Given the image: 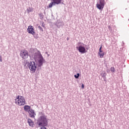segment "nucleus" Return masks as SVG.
<instances>
[{
  "mask_svg": "<svg viewBox=\"0 0 129 129\" xmlns=\"http://www.w3.org/2000/svg\"><path fill=\"white\" fill-rule=\"evenodd\" d=\"M41 113V116L38 118L37 120L36 127H40V129H47V126L48 125V119H47V116L45 115V114Z\"/></svg>",
  "mask_w": 129,
  "mask_h": 129,
  "instance_id": "1",
  "label": "nucleus"
},
{
  "mask_svg": "<svg viewBox=\"0 0 129 129\" xmlns=\"http://www.w3.org/2000/svg\"><path fill=\"white\" fill-rule=\"evenodd\" d=\"M32 57L35 61H38L39 67L43 66L45 59H44V57H43V56L42 55V54L40 51L37 50L36 52L32 55Z\"/></svg>",
  "mask_w": 129,
  "mask_h": 129,
  "instance_id": "2",
  "label": "nucleus"
},
{
  "mask_svg": "<svg viewBox=\"0 0 129 129\" xmlns=\"http://www.w3.org/2000/svg\"><path fill=\"white\" fill-rule=\"evenodd\" d=\"M15 103L18 104V105H25L26 104V100L24 98V97L22 96H18L15 99Z\"/></svg>",
  "mask_w": 129,
  "mask_h": 129,
  "instance_id": "3",
  "label": "nucleus"
},
{
  "mask_svg": "<svg viewBox=\"0 0 129 129\" xmlns=\"http://www.w3.org/2000/svg\"><path fill=\"white\" fill-rule=\"evenodd\" d=\"M85 47H86V45L84 43H82V44L80 45L79 46H77L76 49L81 54H85V53L87 52Z\"/></svg>",
  "mask_w": 129,
  "mask_h": 129,
  "instance_id": "4",
  "label": "nucleus"
},
{
  "mask_svg": "<svg viewBox=\"0 0 129 129\" xmlns=\"http://www.w3.org/2000/svg\"><path fill=\"white\" fill-rule=\"evenodd\" d=\"M28 67H29L30 71H32L33 72H35L37 69L36 64L34 61H30L28 64Z\"/></svg>",
  "mask_w": 129,
  "mask_h": 129,
  "instance_id": "5",
  "label": "nucleus"
},
{
  "mask_svg": "<svg viewBox=\"0 0 129 129\" xmlns=\"http://www.w3.org/2000/svg\"><path fill=\"white\" fill-rule=\"evenodd\" d=\"M99 3L96 4V7L98 10H102L104 8L105 1L104 0H99Z\"/></svg>",
  "mask_w": 129,
  "mask_h": 129,
  "instance_id": "6",
  "label": "nucleus"
},
{
  "mask_svg": "<svg viewBox=\"0 0 129 129\" xmlns=\"http://www.w3.org/2000/svg\"><path fill=\"white\" fill-rule=\"evenodd\" d=\"M51 2L49 4L48 8L51 9L53 6L55 5H60L61 0H51Z\"/></svg>",
  "mask_w": 129,
  "mask_h": 129,
  "instance_id": "7",
  "label": "nucleus"
},
{
  "mask_svg": "<svg viewBox=\"0 0 129 129\" xmlns=\"http://www.w3.org/2000/svg\"><path fill=\"white\" fill-rule=\"evenodd\" d=\"M20 56L23 59H27L29 57V52L28 51L24 50L21 52Z\"/></svg>",
  "mask_w": 129,
  "mask_h": 129,
  "instance_id": "8",
  "label": "nucleus"
},
{
  "mask_svg": "<svg viewBox=\"0 0 129 129\" xmlns=\"http://www.w3.org/2000/svg\"><path fill=\"white\" fill-rule=\"evenodd\" d=\"M27 32L28 34H31V35H35V29H34V26L30 25L27 28Z\"/></svg>",
  "mask_w": 129,
  "mask_h": 129,
  "instance_id": "9",
  "label": "nucleus"
},
{
  "mask_svg": "<svg viewBox=\"0 0 129 129\" xmlns=\"http://www.w3.org/2000/svg\"><path fill=\"white\" fill-rule=\"evenodd\" d=\"M55 25L56 26L57 28H60V27H63V26H64V22L60 20H57L55 22Z\"/></svg>",
  "mask_w": 129,
  "mask_h": 129,
  "instance_id": "10",
  "label": "nucleus"
},
{
  "mask_svg": "<svg viewBox=\"0 0 129 129\" xmlns=\"http://www.w3.org/2000/svg\"><path fill=\"white\" fill-rule=\"evenodd\" d=\"M29 115L30 117H35V115H36V113H35V111L33 110V109H31L28 111Z\"/></svg>",
  "mask_w": 129,
  "mask_h": 129,
  "instance_id": "11",
  "label": "nucleus"
},
{
  "mask_svg": "<svg viewBox=\"0 0 129 129\" xmlns=\"http://www.w3.org/2000/svg\"><path fill=\"white\" fill-rule=\"evenodd\" d=\"M27 122L29 125L31 127H34V121L30 118L28 119Z\"/></svg>",
  "mask_w": 129,
  "mask_h": 129,
  "instance_id": "12",
  "label": "nucleus"
},
{
  "mask_svg": "<svg viewBox=\"0 0 129 129\" xmlns=\"http://www.w3.org/2000/svg\"><path fill=\"white\" fill-rule=\"evenodd\" d=\"M37 51L38 50H37L36 48H31L30 50V53H31L33 55V54L37 53Z\"/></svg>",
  "mask_w": 129,
  "mask_h": 129,
  "instance_id": "13",
  "label": "nucleus"
},
{
  "mask_svg": "<svg viewBox=\"0 0 129 129\" xmlns=\"http://www.w3.org/2000/svg\"><path fill=\"white\" fill-rule=\"evenodd\" d=\"M24 109L25 111H28L29 109H31V106H29V105H25L24 107Z\"/></svg>",
  "mask_w": 129,
  "mask_h": 129,
  "instance_id": "14",
  "label": "nucleus"
},
{
  "mask_svg": "<svg viewBox=\"0 0 129 129\" xmlns=\"http://www.w3.org/2000/svg\"><path fill=\"white\" fill-rule=\"evenodd\" d=\"M33 8L29 7L27 9L26 11L28 14H29V13H31V12H33Z\"/></svg>",
  "mask_w": 129,
  "mask_h": 129,
  "instance_id": "15",
  "label": "nucleus"
},
{
  "mask_svg": "<svg viewBox=\"0 0 129 129\" xmlns=\"http://www.w3.org/2000/svg\"><path fill=\"white\" fill-rule=\"evenodd\" d=\"M99 55H100V58H103L104 56V52H98Z\"/></svg>",
  "mask_w": 129,
  "mask_h": 129,
  "instance_id": "16",
  "label": "nucleus"
},
{
  "mask_svg": "<svg viewBox=\"0 0 129 129\" xmlns=\"http://www.w3.org/2000/svg\"><path fill=\"white\" fill-rule=\"evenodd\" d=\"M79 76H80V74L79 73H77L76 75H74V77L76 79H78V78H79Z\"/></svg>",
  "mask_w": 129,
  "mask_h": 129,
  "instance_id": "17",
  "label": "nucleus"
},
{
  "mask_svg": "<svg viewBox=\"0 0 129 129\" xmlns=\"http://www.w3.org/2000/svg\"><path fill=\"white\" fill-rule=\"evenodd\" d=\"M39 16L40 17V19H44V15H43L42 13L39 14Z\"/></svg>",
  "mask_w": 129,
  "mask_h": 129,
  "instance_id": "18",
  "label": "nucleus"
},
{
  "mask_svg": "<svg viewBox=\"0 0 129 129\" xmlns=\"http://www.w3.org/2000/svg\"><path fill=\"white\" fill-rule=\"evenodd\" d=\"M110 71L111 72H115V69H114V67H111L110 69Z\"/></svg>",
  "mask_w": 129,
  "mask_h": 129,
  "instance_id": "19",
  "label": "nucleus"
},
{
  "mask_svg": "<svg viewBox=\"0 0 129 129\" xmlns=\"http://www.w3.org/2000/svg\"><path fill=\"white\" fill-rule=\"evenodd\" d=\"M38 28L39 30H40V31H41V32L43 31V29L41 26H38Z\"/></svg>",
  "mask_w": 129,
  "mask_h": 129,
  "instance_id": "20",
  "label": "nucleus"
},
{
  "mask_svg": "<svg viewBox=\"0 0 129 129\" xmlns=\"http://www.w3.org/2000/svg\"><path fill=\"white\" fill-rule=\"evenodd\" d=\"M101 49H102V46H101V47H100V48H99V53H100V52H103L102 50H101Z\"/></svg>",
  "mask_w": 129,
  "mask_h": 129,
  "instance_id": "21",
  "label": "nucleus"
},
{
  "mask_svg": "<svg viewBox=\"0 0 129 129\" xmlns=\"http://www.w3.org/2000/svg\"><path fill=\"white\" fill-rule=\"evenodd\" d=\"M101 76L102 77H105V76H106V74L105 73L102 74Z\"/></svg>",
  "mask_w": 129,
  "mask_h": 129,
  "instance_id": "22",
  "label": "nucleus"
},
{
  "mask_svg": "<svg viewBox=\"0 0 129 129\" xmlns=\"http://www.w3.org/2000/svg\"><path fill=\"white\" fill-rule=\"evenodd\" d=\"M0 62H3V58L2 57V56L0 55Z\"/></svg>",
  "mask_w": 129,
  "mask_h": 129,
  "instance_id": "23",
  "label": "nucleus"
},
{
  "mask_svg": "<svg viewBox=\"0 0 129 129\" xmlns=\"http://www.w3.org/2000/svg\"><path fill=\"white\" fill-rule=\"evenodd\" d=\"M82 44H83V43L78 42V45H79V46H80V45H82Z\"/></svg>",
  "mask_w": 129,
  "mask_h": 129,
  "instance_id": "24",
  "label": "nucleus"
},
{
  "mask_svg": "<svg viewBox=\"0 0 129 129\" xmlns=\"http://www.w3.org/2000/svg\"><path fill=\"white\" fill-rule=\"evenodd\" d=\"M42 27H43V28H45V24L44 23H42Z\"/></svg>",
  "mask_w": 129,
  "mask_h": 129,
  "instance_id": "25",
  "label": "nucleus"
},
{
  "mask_svg": "<svg viewBox=\"0 0 129 129\" xmlns=\"http://www.w3.org/2000/svg\"><path fill=\"white\" fill-rule=\"evenodd\" d=\"M82 88H84V84L82 85Z\"/></svg>",
  "mask_w": 129,
  "mask_h": 129,
  "instance_id": "26",
  "label": "nucleus"
},
{
  "mask_svg": "<svg viewBox=\"0 0 129 129\" xmlns=\"http://www.w3.org/2000/svg\"><path fill=\"white\" fill-rule=\"evenodd\" d=\"M122 43L123 45L124 44V42H123V41H122Z\"/></svg>",
  "mask_w": 129,
  "mask_h": 129,
  "instance_id": "27",
  "label": "nucleus"
},
{
  "mask_svg": "<svg viewBox=\"0 0 129 129\" xmlns=\"http://www.w3.org/2000/svg\"><path fill=\"white\" fill-rule=\"evenodd\" d=\"M86 50H88V48H86Z\"/></svg>",
  "mask_w": 129,
  "mask_h": 129,
  "instance_id": "28",
  "label": "nucleus"
},
{
  "mask_svg": "<svg viewBox=\"0 0 129 129\" xmlns=\"http://www.w3.org/2000/svg\"><path fill=\"white\" fill-rule=\"evenodd\" d=\"M67 40H69V38H67Z\"/></svg>",
  "mask_w": 129,
  "mask_h": 129,
  "instance_id": "29",
  "label": "nucleus"
}]
</instances>
